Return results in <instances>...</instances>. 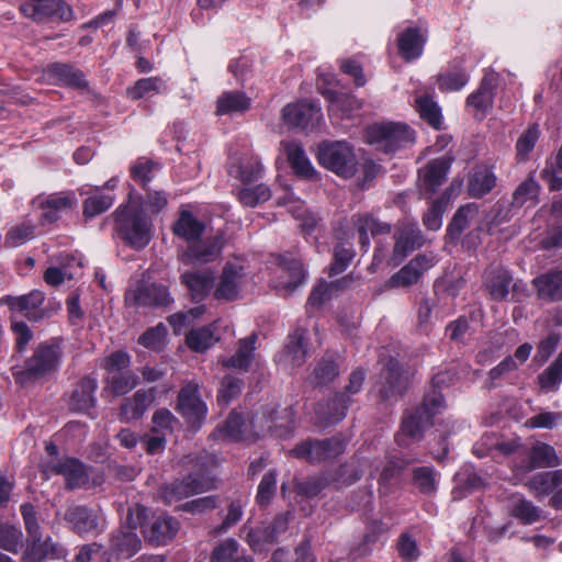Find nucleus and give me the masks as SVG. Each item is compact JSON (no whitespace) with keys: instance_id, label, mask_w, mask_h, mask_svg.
<instances>
[{"instance_id":"1a4fd4ad","label":"nucleus","mask_w":562,"mask_h":562,"mask_svg":"<svg viewBox=\"0 0 562 562\" xmlns=\"http://www.w3.org/2000/svg\"><path fill=\"white\" fill-rule=\"evenodd\" d=\"M317 160L326 169L344 178H351L357 171L353 148L345 140H324L318 145Z\"/></svg>"},{"instance_id":"49530a36","label":"nucleus","mask_w":562,"mask_h":562,"mask_svg":"<svg viewBox=\"0 0 562 562\" xmlns=\"http://www.w3.org/2000/svg\"><path fill=\"white\" fill-rule=\"evenodd\" d=\"M413 484L419 493L431 496L437 491V473L432 467H418L413 470Z\"/></svg>"},{"instance_id":"bf43d9fd","label":"nucleus","mask_w":562,"mask_h":562,"mask_svg":"<svg viewBox=\"0 0 562 562\" xmlns=\"http://www.w3.org/2000/svg\"><path fill=\"white\" fill-rule=\"evenodd\" d=\"M241 387L243 381L240 379L233 375L224 376L218 390L217 403L221 406H227L232 400L240 394Z\"/></svg>"},{"instance_id":"37998d69","label":"nucleus","mask_w":562,"mask_h":562,"mask_svg":"<svg viewBox=\"0 0 562 562\" xmlns=\"http://www.w3.org/2000/svg\"><path fill=\"white\" fill-rule=\"evenodd\" d=\"M539 191V183L530 175L514 191L510 205L518 209L528 202L535 204L538 201Z\"/></svg>"},{"instance_id":"9d476101","label":"nucleus","mask_w":562,"mask_h":562,"mask_svg":"<svg viewBox=\"0 0 562 562\" xmlns=\"http://www.w3.org/2000/svg\"><path fill=\"white\" fill-rule=\"evenodd\" d=\"M346 441L337 435L326 439L307 438L291 449L290 454L308 463H318L344 453Z\"/></svg>"},{"instance_id":"bb28decb","label":"nucleus","mask_w":562,"mask_h":562,"mask_svg":"<svg viewBox=\"0 0 562 562\" xmlns=\"http://www.w3.org/2000/svg\"><path fill=\"white\" fill-rule=\"evenodd\" d=\"M180 279L194 301L203 300L214 283V276L210 270L188 271L182 273Z\"/></svg>"},{"instance_id":"0eeeda50","label":"nucleus","mask_w":562,"mask_h":562,"mask_svg":"<svg viewBox=\"0 0 562 562\" xmlns=\"http://www.w3.org/2000/svg\"><path fill=\"white\" fill-rule=\"evenodd\" d=\"M46 471L64 476L68 490L97 487L105 482L103 472L94 471L72 457L47 462Z\"/></svg>"},{"instance_id":"473e14b6","label":"nucleus","mask_w":562,"mask_h":562,"mask_svg":"<svg viewBox=\"0 0 562 562\" xmlns=\"http://www.w3.org/2000/svg\"><path fill=\"white\" fill-rule=\"evenodd\" d=\"M205 224L193 216L190 211L180 212L179 218L172 225V232L187 241L198 240L204 233Z\"/></svg>"},{"instance_id":"c756f323","label":"nucleus","mask_w":562,"mask_h":562,"mask_svg":"<svg viewBox=\"0 0 562 562\" xmlns=\"http://www.w3.org/2000/svg\"><path fill=\"white\" fill-rule=\"evenodd\" d=\"M496 86V75L493 72L485 74L479 89L468 97L467 105L483 112L491 109L494 100V90Z\"/></svg>"},{"instance_id":"c85d7f7f","label":"nucleus","mask_w":562,"mask_h":562,"mask_svg":"<svg viewBox=\"0 0 562 562\" xmlns=\"http://www.w3.org/2000/svg\"><path fill=\"white\" fill-rule=\"evenodd\" d=\"M526 486L538 497H544L562 487V469L535 474Z\"/></svg>"},{"instance_id":"6e6d98bb","label":"nucleus","mask_w":562,"mask_h":562,"mask_svg":"<svg viewBox=\"0 0 562 562\" xmlns=\"http://www.w3.org/2000/svg\"><path fill=\"white\" fill-rule=\"evenodd\" d=\"M351 402L350 396L345 393L336 394L328 404V414L324 418L325 425H333L344 419Z\"/></svg>"},{"instance_id":"f257e3e1","label":"nucleus","mask_w":562,"mask_h":562,"mask_svg":"<svg viewBox=\"0 0 562 562\" xmlns=\"http://www.w3.org/2000/svg\"><path fill=\"white\" fill-rule=\"evenodd\" d=\"M180 467L187 472L182 479L159 487L160 498L168 505L182 501L194 494L204 493L215 488V479L212 473L216 467V459L205 450L189 453L179 460Z\"/></svg>"},{"instance_id":"2eb2a0df","label":"nucleus","mask_w":562,"mask_h":562,"mask_svg":"<svg viewBox=\"0 0 562 562\" xmlns=\"http://www.w3.org/2000/svg\"><path fill=\"white\" fill-rule=\"evenodd\" d=\"M125 301L136 307H165L172 299L168 289L161 284H140L126 292Z\"/></svg>"},{"instance_id":"f704fd0d","label":"nucleus","mask_w":562,"mask_h":562,"mask_svg":"<svg viewBox=\"0 0 562 562\" xmlns=\"http://www.w3.org/2000/svg\"><path fill=\"white\" fill-rule=\"evenodd\" d=\"M257 335L254 333L250 336L238 341V348L232 357L224 360L222 363L226 368L238 369L247 371L254 360L256 349Z\"/></svg>"},{"instance_id":"f03ea898","label":"nucleus","mask_w":562,"mask_h":562,"mask_svg":"<svg viewBox=\"0 0 562 562\" xmlns=\"http://www.w3.org/2000/svg\"><path fill=\"white\" fill-rule=\"evenodd\" d=\"M116 236L133 249L146 247L153 236V224L143 207L132 201L120 205L113 213Z\"/></svg>"},{"instance_id":"a18cd8bd","label":"nucleus","mask_w":562,"mask_h":562,"mask_svg":"<svg viewBox=\"0 0 562 562\" xmlns=\"http://www.w3.org/2000/svg\"><path fill=\"white\" fill-rule=\"evenodd\" d=\"M217 337L210 326H203L196 329H191L186 336L188 347L196 352H203L212 347Z\"/></svg>"},{"instance_id":"e433bc0d","label":"nucleus","mask_w":562,"mask_h":562,"mask_svg":"<svg viewBox=\"0 0 562 562\" xmlns=\"http://www.w3.org/2000/svg\"><path fill=\"white\" fill-rule=\"evenodd\" d=\"M110 548L117 560H127L140 549V540L134 531L120 530L112 536Z\"/></svg>"},{"instance_id":"f3484780","label":"nucleus","mask_w":562,"mask_h":562,"mask_svg":"<svg viewBox=\"0 0 562 562\" xmlns=\"http://www.w3.org/2000/svg\"><path fill=\"white\" fill-rule=\"evenodd\" d=\"M428 37L426 24L408 26L397 35L398 54L405 61L419 58Z\"/></svg>"},{"instance_id":"ddd939ff","label":"nucleus","mask_w":562,"mask_h":562,"mask_svg":"<svg viewBox=\"0 0 562 562\" xmlns=\"http://www.w3.org/2000/svg\"><path fill=\"white\" fill-rule=\"evenodd\" d=\"M44 301L45 295L38 290H33L20 296L7 295L1 299V303L5 304L11 311L22 313L31 322H40L50 317L52 313L42 307Z\"/></svg>"},{"instance_id":"a211bd4d","label":"nucleus","mask_w":562,"mask_h":562,"mask_svg":"<svg viewBox=\"0 0 562 562\" xmlns=\"http://www.w3.org/2000/svg\"><path fill=\"white\" fill-rule=\"evenodd\" d=\"M452 158L441 157L429 161L419 170L420 192L425 198H431L446 181Z\"/></svg>"},{"instance_id":"58836bf2","label":"nucleus","mask_w":562,"mask_h":562,"mask_svg":"<svg viewBox=\"0 0 562 562\" xmlns=\"http://www.w3.org/2000/svg\"><path fill=\"white\" fill-rule=\"evenodd\" d=\"M305 330L297 328L289 336L284 355L293 367H300L305 362L307 355V342Z\"/></svg>"},{"instance_id":"69168bd1","label":"nucleus","mask_w":562,"mask_h":562,"mask_svg":"<svg viewBox=\"0 0 562 562\" xmlns=\"http://www.w3.org/2000/svg\"><path fill=\"white\" fill-rule=\"evenodd\" d=\"M420 278L419 270L408 262L400 271L394 273L387 281L389 288H405L418 282Z\"/></svg>"},{"instance_id":"8fccbe9b","label":"nucleus","mask_w":562,"mask_h":562,"mask_svg":"<svg viewBox=\"0 0 562 562\" xmlns=\"http://www.w3.org/2000/svg\"><path fill=\"white\" fill-rule=\"evenodd\" d=\"M355 257L351 244L339 243L334 248V261L329 267V277L344 272Z\"/></svg>"},{"instance_id":"5701e85b","label":"nucleus","mask_w":562,"mask_h":562,"mask_svg":"<svg viewBox=\"0 0 562 562\" xmlns=\"http://www.w3.org/2000/svg\"><path fill=\"white\" fill-rule=\"evenodd\" d=\"M180 527V522L171 516H159L156 517L147 527L143 530L145 539L154 544H166L171 541Z\"/></svg>"},{"instance_id":"ea45409f","label":"nucleus","mask_w":562,"mask_h":562,"mask_svg":"<svg viewBox=\"0 0 562 562\" xmlns=\"http://www.w3.org/2000/svg\"><path fill=\"white\" fill-rule=\"evenodd\" d=\"M509 514L524 525H532L542 518L541 509L522 496L514 498Z\"/></svg>"},{"instance_id":"a19ab883","label":"nucleus","mask_w":562,"mask_h":562,"mask_svg":"<svg viewBox=\"0 0 562 562\" xmlns=\"http://www.w3.org/2000/svg\"><path fill=\"white\" fill-rule=\"evenodd\" d=\"M285 154L295 173L306 178L313 176L314 169L300 144L295 142L288 143Z\"/></svg>"},{"instance_id":"79ce46f5","label":"nucleus","mask_w":562,"mask_h":562,"mask_svg":"<svg viewBox=\"0 0 562 562\" xmlns=\"http://www.w3.org/2000/svg\"><path fill=\"white\" fill-rule=\"evenodd\" d=\"M339 374V364L334 357H323L314 368L311 382L315 386L326 385L333 382Z\"/></svg>"},{"instance_id":"4be33fe9","label":"nucleus","mask_w":562,"mask_h":562,"mask_svg":"<svg viewBox=\"0 0 562 562\" xmlns=\"http://www.w3.org/2000/svg\"><path fill=\"white\" fill-rule=\"evenodd\" d=\"M539 300L562 301V269H550L532 280Z\"/></svg>"},{"instance_id":"412c9836","label":"nucleus","mask_w":562,"mask_h":562,"mask_svg":"<svg viewBox=\"0 0 562 562\" xmlns=\"http://www.w3.org/2000/svg\"><path fill=\"white\" fill-rule=\"evenodd\" d=\"M156 397V387L140 389L133 396L123 400L120 407V420L130 423L143 417Z\"/></svg>"},{"instance_id":"a878e982","label":"nucleus","mask_w":562,"mask_h":562,"mask_svg":"<svg viewBox=\"0 0 562 562\" xmlns=\"http://www.w3.org/2000/svg\"><path fill=\"white\" fill-rule=\"evenodd\" d=\"M485 288L494 301L507 300L510 289L515 290L510 273L502 268L494 267L485 273Z\"/></svg>"},{"instance_id":"0e129e2a","label":"nucleus","mask_w":562,"mask_h":562,"mask_svg":"<svg viewBox=\"0 0 562 562\" xmlns=\"http://www.w3.org/2000/svg\"><path fill=\"white\" fill-rule=\"evenodd\" d=\"M161 80L156 77L143 78L135 82L133 87L126 89V94L132 100L142 99L150 93L159 92Z\"/></svg>"},{"instance_id":"aec40b11","label":"nucleus","mask_w":562,"mask_h":562,"mask_svg":"<svg viewBox=\"0 0 562 562\" xmlns=\"http://www.w3.org/2000/svg\"><path fill=\"white\" fill-rule=\"evenodd\" d=\"M244 278L245 272L241 266L227 262L222 270L218 284L215 289V299L224 301L238 300Z\"/></svg>"},{"instance_id":"cd10ccee","label":"nucleus","mask_w":562,"mask_h":562,"mask_svg":"<svg viewBox=\"0 0 562 562\" xmlns=\"http://www.w3.org/2000/svg\"><path fill=\"white\" fill-rule=\"evenodd\" d=\"M496 186L494 172L484 166L475 167L469 176L467 191L471 198L481 199Z\"/></svg>"},{"instance_id":"680f3d73","label":"nucleus","mask_w":562,"mask_h":562,"mask_svg":"<svg viewBox=\"0 0 562 562\" xmlns=\"http://www.w3.org/2000/svg\"><path fill=\"white\" fill-rule=\"evenodd\" d=\"M540 136L538 124L530 125L518 138L516 143L517 157L526 160L529 153L535 148Z\"/></svg>"},{"instance_id":"2f4dec72","label":"nucleus","mask_w":562,"mask_h":562,"mask_svg":"<svg viewBox=\"0 0 562 562\" xmlns=\"http://www.w3.org/2000/svg\"><path fill=\"white\" fill-rule=\"evenodd\" d=\"M64 518L78 533L90 532L98 526L95 514L88 507L81 505L70 506L65 512Z\"/></svg>"},{"instance_id":"338daca9","label":"nucleus","mask_w":562,"mask_h":562,"mask_svg":"<svg viewBox=\"0 0 562 562\" xmlns=\"http://www.w3.org/2000/svg\"><path fill=\"white\" fill-rule=\"evenodd\" d=\"M221 431L224 436L233 440H241L246 432V423L244 417L236 412H232L223 424Z\"/></svg>"},{"instance_id":"423d86ee","label":"nucleus","mask_w":562,"mask_h":562,"mask_svg":"<svg viewBox=\"0 0 562 562\" xmlns=\"http://www.w3.org/2000/svg\"><path fill=\"white\" fill-rule=\"evenodd\" d=\"M25 529L32 539L24 553L26 562H42L44 560H61L66 558V550L50 538L45 541L40 539V526L37 524L35 507L31 503H24L20 507Z\"/></svg>"},{"instance_id":"39448f33","label":"nucleus","mask_w":562,"mask_h":562,"mask_svg":"<svg viewBox=\"0 0 562 562\" xmlns=\"http://www.w3.org/2000/svg\"><path fill=\"white\" fill-rule=\"evenodd\" d=\"M414 374L407 364L390 357L378 376L375 386L379 401L395 403L403 398L412 386Z\"/></svg>"},{"instance_id":"4c0bfd02","label":"nucleus","mask_w":562,"mask_h":562,"mask_svg":"<svg viewBox=\"0 0 562 562\" xmlns=\"http://www.w3.org/2000/svg\"><path fill=\"white\" fill-rule=\"evenodd\" d=\"M250 98L241 91L223 92L216 101V115L243 113L249 110Z\"/></svg>"},{"instance_id":"7c9ffc66","label":"nucleus","mask_w":562,"mask_h":562,"mask_svg":"<svg viewBox=\"0 0 562 562\" xmlns=\"http://www.w3.org/2000/svg\"><path fill=\"white\" fill-rule=\"evenodd\" d=\"M479 215V205L476 203H468L460 206L447 228V236L451 241H457L462 233Z\"/></svg>"},{"instance_id":"4d7b16f0","label":"nucleus","mask_w":562,"mask_h":562,"mask_svg":"<svg viewBox=\"0 0 562 562\" xmlns=\"http://www.w3.org/2000/svg\"><path fill=\"white\" fill-rule=\"evenodd\" d=\"M352 280V274H349L344 277L341 280L333 282L330 284L326 282L318 284L312 290L307 301L308 304L313 306H319L325 300L329 297L328 291L330 286H335L337 289H347L350 286Z\"/></svg>"},{"instance_id":"c9c22d12","label":"nucleus","mask_w":562,"mask_h":562,"mask_svg":"<svg viewBox=\"0 0 562 562\" xmlns=\"http://www.w3.org/2000/svg\"><path fill=\"white\" fill-rule=\"evenodd\" d=\"M277 263L288 273L289 281L283 286L289 291H294L305 280V271L302 260L292 252L278 255Z\"/></svg>"},{"instance_id":"7ed1b4c3","label":"nucleus","mask_w":562,"mask_h":562,"mask_svg":"<svg viewBox=\"0 0 562 562\" xmlns=\"http://www.w3.org/2000/svg\"><path fill=\"white\" fill-rule=\"evenodd\" d=\"M63 357L61 340L50 339L40 344L33 355L25 361L24 367L13 371L18 384L25 386L53 373L59 367Z\"/></svg>"},{"instance_id":"20e7f679","label":"nucleus","mask_w":562,"mask_h":562,"mask_svg":"<svg viewBox=\"0 0 562 562\" xmlns=\"http://www.w3.org/2000/svg\"><path fill=\"white\" fill-rule=\"evenodd\" d=\"M445 408V401L438 395H425L422 404L406 412L396 436L400 446L407 447L408 440H420L426 429L434 425V417Z\"/></svg>"},{"instance_id":"72a5a7b5","label":"nucleus","mask_w":562,"mask_h":562,"mask_svg":"<svg viewBox=\"0 0 562 562\" xmlns=\"http://www.w3.org/2000/svg\"><path fill=\"white\" fill-rule=\"evenodd\" d=\"M223 247V236L217 234L200 240L188 248L187 255L201 263H207L215 260Z\"/></svg>"},{"instance_id":"6ab92c4d","label":"nucleus","mask_w":562,"mask_h":562,"mask_svg":"<svg viewBox=\"0 0 562 562\" xmlns=\"http://www.w3.org/2000/svg\"><path fill=\"white\" fill-rule=\"evenodd\" d=\"M395 245L391 261L400 265L415 249L424 244V237L417 224H404L394 234Z\"/></svg>"},{"instance_id":"e2e57ef3","label":"nucleus","mask_w":562,"mask_h":562,"mask_svg":"<svg viewBox=\"0 0 562 562\" xmlns=\"http://www.w3.org/2000/svg\"><path fill=\"white\" fill-rule=\"evenodd\" d=\"M238 542L235 539H226L218 543L212 551L211 562H239Z\"/></svg>"},{"instance_id":"3c124183","label":"nucleus","mask_w":562,"mask_h":562,"mask_svg":"<svg viewBox=\"0 0 562 562\" xmlns=\"http://www.w3.org/2000/svg\"><path fill=\"white\" fill-rule=\"evenodd\" d=\"M244 510H243V504L239 499L231 502V504L227 507V513L223 516L222 522L214 527L210 535L216 537L222 533L227 532L231 528L236 526L241 517H243Z\"/></svg>"},{"instance_id":"de8ad7c7","label":"nucleus","mask_w":562,"mask_h":562,"mask_svg":"<svg viewBox=\"0 0 562 562\" xmlns=\"http://www.w3.org/2000/svg\"><path fill=\"white\" fill-rule=\"evenodd\" d=\"M416 109L420 117L427 122L431 127L440 130L441 127V111L438 104L428 95L417 97Z\"/></svg>"},{"instance_id":"c03bdc74","label":"nucleus","mask_w":562,"mask_h":562,"mask_svg":"<svg viewBox=\"0 0 562 562\" xmlns=\"http://www.w3.org/2000/svg\"><path fill=\"white\" fill-rule=\"evenodd\" d=\"M537 382L543 391L553 392L558 390L562 382V350L553 362L538 375Z\"/></svg>"},{"instance_id":"5fc2aeb1","label":"nucleus","mask_w":562,"mask_h":562,"mask_svg":"<svg viewBox=\"0 0 562 562\" xmlns=\"http://www.w3.org/2000/svg\"><path fill=\"white\" fill-rule=\"evenodd\" d=\"M114 202V198L110 194L95 193L87 198L83 202V215L86 218H92L106 210Z\"/></svg>"},{"instance_id":"393cba45","label":"nucleus","mask_w":562,"mask_h":562,"mask_svg":"<svg viewBox=\"0 0 562 562\" xmlns=\"http://www.w3.org/2000/svg\"><path fill=\"white\" fill-rule=\"evenodd\" d=\"M98 387L97 380L85 376L75 385L68 400V407L72 412H88L95 405L94 392Z\"/></svg>"},{"instance_id":"052dcab7","label":"nucleus","mask_w":562,"mask_h":562,"mask_svg":"<svg viewBox=\"0 0 562 562\" xmlns=\"http://www.w3.org/2000/svg\"><path fill=\"white\" fill-rule=\"evenodd\" d=\"M228 172L244 183H251L261 177L262 166L258 160H248L238 166H232Z\"/></svg>"},{"instance_id":"774afa93","label":"nucleus","mask_w":562,"mask_h":562,"mask_svg":"<svg viewBox=\"0 0 562 562\" xmlns=\"http://www.w3.org/2000/svg\"><path fill=\"white\" fill-rule=\"evenodd\" d=\"M277 490V472L274 470L268 471L261 479L258 492L257 503L261 506H266L270 503Z\"/></svg>"},{"instance_id":"4468645a","label":"nucleus","mask_w":562,"mask_h":562,"mask_svg":"<svg viewBox=\"0 0 562 562\" xmlns=\"http://www.w3.org/2000/svg\"><path fill=\"white\" fill-rule=\"evenodd\" d=\"M176 409L189 425L200 427L201 423L206 417L207 408L205 403L200 398L196 384L189 383L180 390Z\"/></svg>"},{"instance_id":"9b49d317","label":"nucleus","mask_w":562,"mask_h":562,"mask_svg":"<svg viewBox=\"0 0 562 562\" xmlns=\"http://www.w3.org/2000/svg\"><path fill=\"white\" fill-rule=\"evenodd\" d=\"M20 12L36 23H67L74 20L75 12L65 0H26Z\"/></svg>"},{"instance_id":"b1692460","label":"nucleus","mask_w":562,"mask_h":562,"mask_svg":"<svg viewBox=\"0 0 562 562\" xmlns=\"http://www.w3.org/2000/svg\"><path fill=\"white\" fill-rule=\"evenodd\" d=\"M46 74L60 86H66L77 90H89V83L86 80L85 74L70 64H49L46 68Z\"/></svg>"},{"instance_id":"09e8293b","label":"nucleus","mask_w":562,"mask_h":562,"mask_svg":"<svg viewBox=\"0 0 562 562\" xmlns=\"http://www.w3.org/2000/svg\"><path fill=\"white\" fill-rule=\"evenodd\" d=\"M22 532L9 525H0V549L16 553L21 548ZM0 562H11V559L0 553Z\"/></svg>"},{"instance_id":"864d4df0","label":"nucleus","mask_w":562,"mask_h":562,"mask_svg":"<svg viewBox=\"0 0 562 562\" xmlns=\"http://www.w3.org/2000/svg\"><path fill=\"white\" fill-rule=\"evenodd\" d=\"M468 82V75L462 69H449L440 74L437 78V83L442 92L457 91L463 88Z\"/></svg>"},{"instance_id":"6e6552de","label":"nucleus","mask_w":562,"mask_h":562,"mask_svg":"<svg viewBox=\"0 0 562 562\" xmlns=\"http://www.w3.org/2000/svg\"><path fill=\"white\" fill-rule=\"evenodd\" d=\"M367 140L384 154H393L401 147L414 143V131L404 123L381 122L367 128Z\"/></svg>"},{"instance_id":"f8f14e48","label":"nucleus","mask_w":562,"mask_h":562,"mask_svg":"<svg viewBox=\"0 0 562 562\" xmlns=\"http://www.w3.org/2000/svg\"><path fill=\"white\" fill-rule=\"evenodd\" d=\"M562 464L555 449L547 442L537 441L526 456L515 459L513 471L515 475H526L536 469L557 468Z\"/></svg>"},{"instance_id":"603ef678","label":"nucleus","mask_w":562,"mask_h":562,"mask_svg":"<svg viewBox=\"0 0 562 562\" xmlns=\"http://www.w3.org/2000/svg\"><path fill=\"white\" fill-rule=\"evenodd\" d=\"M271 198V190L266 184H258L251 188H244L238 193L239 202L248 207H255L265 203Z\"/></svg>"},{"instance_id":"dca6fc26","label":"nucleus","mask_w":562,"mask_h":562,"mask_svg":"<svg viewBox=\"0 0 562 562\" xmlns=\"http://www.w3.org/2000/svg\"><path fill=\"white\" fill-rule=\"evenodd\" d=\"M322 117L321 108L315 102L301 101L283 108L282 119L291 127L314 128Z\"/></svg>"},{"instance_id":"13d9d810","label":"nucleus","mask_w":562,"mask_h":562,"mask_svg":"<svg viewBox=\"0 0 562 562\" xmlns=\"http://www.w3.org/2000/svg\"><path fill=\"white\" fill-rule=\"evenodd\" d=\"M111 391L114 395L120 396L128 393L138 384L137 375L125 370L123 372L115 373L109 381Z\"/></svg>"}]
</instances>
